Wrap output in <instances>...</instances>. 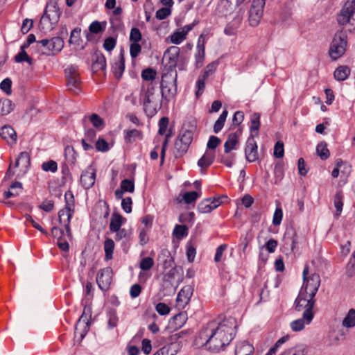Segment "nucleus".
I'll list each match as a JSON object with an SVG mask.
<instances>
[{"label":"nucleus","mask_w":355,"mask_h":355,"mask_svg":"<svg viewBox=\"0 0 355 355\" xmlns=\"http://www.w3.org/2000/svg\"><path fill=\"white\" fill-rule=\"evenodd\" d=\"M208 322L211 331V352H220L235 337L238 328L237 321L232 316H219Z\"/></svg>","instance_id":"obj_1"},{"label":"nucleus","mask_w":355,"mask_h":355,"mask_svg":"<svg viewBox=\"0 0 355 355\" xmlns=\"http://www.w3.org/2000/svg\"><path fill=\"white\" fill-rule=\"evenodd\" d=\"M139 102L148 116L155 114L160 107L161 102L157 84L154 82H144L141 84Z\"/></svg>","instance_id":"obj_2"},{"label":"nucleus","mask_w":355,"mask_h":355,"mask_svg":"<svg viewBox=\"0 0 355 355\" xmlns=\"http://www.w3.org/2000/svg\"><path fill=\"white\" fill-rule=\"evenodd\" d=\"M300 290L295 301V308L297 311H304V318L312 321L314 317L313 308L315 304V296L318 290Z\"/></svg>","instance_id":"obj_3"},{"label":"nucleus","mask_w":355,"mask_h":355,"mask_svg":"<svg viewBox=\"0 0 355 355\" xmlns=\"http://www.w3.org/2000/svg\"><path fill=\"white\" fill-rule=\"evenodd\" d=\"M64 40L60 37H54L50 40L44 39L36 42V50L42 55H55L64 47Z\"/></svg>","instance_id":"obj_4"},{"label":"nucleus","mask_w":355,"mask_h":355,"mask_svg":"<svg viewBox=\"0 0 355 355\" xmlns=\"http://www.w3.org/2000/svg\"><path fill=\"white\" fill-rule=\"evenodd\" d=\"M66 201L65 207L61 209L58 213L59 221L63 224L67 232H70V221L74 213V198L71 191H67L64 194Z\"/></svg>","instance_id":"obj_5"},{"label":"nucleus","mask_w":355,"mask_h":355,"mask_svg":"<svg viewBox=\"0 0 355 355\" xmlns=\"http://www.w3.org/2000/svg\"><path fill=\"white\" fill-rule=\"evenodd\" d=\"M64 71L68 89L72 94H78L82 89V81L78 67L76 65H71L66 68Z\"/></svg>","instance_id":"obj_6"},{"label":"nucleus","mask_w":355,"mask_h":355,"mask_svg":"<svg viewBox=\"0 0 355 355\" xmlns=\"http://www.w3.org/2000/svg\"><path fill=\"white\" fill-rule=\"evenodd\" d=\"M193 132L188 130L180 132L174 144L173 153L175 157H181L187 153L193 140Z\"/></svg>","instance_id":"obj_7"},{"label":"nucleus","mask_w":355,"mask_h":355,"mask_svg":"<svg viewBox=\"0 0 355 355\" xmlns=\"http://www.w3.org/2000/svg\"><path fill=\"white\" fill-rule=\"evenodd\" d=\"M337 21L342 26H355V0H348L338 15Z\"/></svg>","instance_id":"obj_8"},{"label":"nucleus","mask_w":355,"mask_h":355,"mask_svg":"<svg viewBox=\"0 0 355 355\" xmlns=\"http://www.w3.org/2000/svg\"><path fill=\"white\" fill-rule=\"evenodd\" d=\"M347 46L346 36L340 33H336L331 43L329 55L333 60L340 58L345 52Z\"/></svg>","instance_id":"obj_9"},{"label":"nucleus","mask_w":355,"mask_h":355,"mask_svg":"<svg viewBox=\"0 0 355 355\" xmlns=\"http://www.w3.org/2000/svg\"><path fill=\"white\" fill-rule=\"evenodd\" d=\"M210 334L211 331H209V322H207L196 334L193 345L196 348L205 347L208 350L211 352Z\"/></svg>","instance_id":"obj_10"},{"label":"nucleus","mask_w":355,"mask_h":355,"mask_svg":"<svg viewBox=\"0 0 355 355\" xmlns=\"http://www.w3.org/2000/svg\"><path fill=\"white\" fill-rule=\"evenodd\" d=\"M266 0H253L249 10V23L251 26H257L262 17Z\"/></svg>","instance_id":"obj_11"},{"label":"nucleus","mask_w":355,"mask_h":355,"mask_svg":"<svg viewBox=\"0 0 355 355\" xmlns=\"http://www.w3.org/2000/svg\"><path fill=\"white\" fill-rule=\"evenodd\" d=\"M177 73L174 76L165 73L162 77L161 93L164 96L166 93L168 96H174L176 92Z\"/></svg>","instance_id":"obj_12"},{"label":"nucleus","mask_w":355,"mask_h":355,"mask_svg":"<svg viewBox=\"0 0 355 355\" xmlns=\"http://www.w3.org/2000/svg\"><path fill=\"white\" fill-rule=\"evenodd\" d=\"M227 201V196H220L218 198H214L213 200L205 199L199 203L198 206V209L200 213H209L214 209H216L221 204Z\"/></svg>","instance_id":"obj_13"},{"label":"nucleus","mask_w":355,"mask_h":355,"mask_svg":"<svg viewBox=\"0 0 355 355\" xmlns=\"http://www.w3.org/2000/svg\"><path fill=\"white\" fill-rule=\"evenodd\" d=\"M320 277L318 274L309 272V266L306 264L303 270V285L301 288H318Z\"/></svg>","instance_id":"obj_14"},{"label":"nucleus","mask_w":355,"mask_h":355,"mask_svg":"<svg viewBox=\"0 0 355 355\" xmlns=\"http://www.w3.org/2000/svg\"><path fill=\"white\" fill-rule=\"evenodd\" d=\"M96 168L92 165L87 166L83 171L80 182L85 189H89L94 186L96 181Z\"/></svg>","instance_id":"obj_15"},{"label":"nucleus","mask_w":355,"mask_h":355,"mask_svg":"<svg viewBox=\"0 0 355 355\" xmlns=\"http://www.w3.org/2000/svg\"><path fill=\"white\" fill-rule=\"evenodd\" d=\"M196 24V23L193 22L182 27L171 34L167 38V40H169L172 44H180L187 38V34L193 28Z\"/></svg>","instance_id":"obj_16"},{"label":"nucleus","mask_w":355,"mask_h":355,"mask_svg":"<svg viewBox=\"0 0 355 355\" xmlns=\"http://www.w3.org/2000/svg\"><path fill=\"white\" fill-rule=\"evenodd\" d=\"M92 313V311L91 306L89 304L85 305L83 313L79 318L76 326V331H78V328L81 327V325L83 326L85 333L81 334L82 338L85 336L91 324Z\"/></svg>","instance_id":"obj_17"},{"label":"nucleus","mask_w":355,"mask_h":355,"mask_svg":"<svg viewBox=\"0 0 355 355\" xmlns=\"http://www.w3.org/2000/svg\"><path fill=\"white\" fill-rule=\"evenodd\" d=\"M245 154L249 162H255L258 159L257 145L253 136L249 137L246 141Z\"/></svg>","instance_id":"obj_18"},{"label":"nucleus","mask_w":355,"mask_h":355,"mask_svg":"<svg viewBox=\"0 0 355 355\" xmlns=\"http://www.w3.org/2000/svg\"><path fill=\"white\" fill-rule=\"evenodd\" d=\"M205 40L203 37L202 35H201L198 41L197 44V53L195 55V67L196 69L201 68L205 62Z\"/></svg>","instance_id":"obj_19"},{"label":"nucleus","mask_w":355,"mask_h":355,"mask_svg":"<svg viewBox=\"0 0 355 355\" xmlns=\"http://www.w3.org/2000/svg\"><path fill=\"white\" fill-rule=\"evenodd\" d=\"M236 10L227 0H220L216 8V14L218 17H227L233 14Z\"/></svg>","instance_id":"obj_20"},{"label":"nucleus","mask_w":355,"mask_h":355,"mask_svg":"<svg viewBox=\"0 0 355 355\" xmlns=\"http://www.w3.org/2000/svg\"><path fill=\"white\" fill-rule=\"evenodd\" d=\"M31 164L30 155L27 152H21L15 162V166L19 168L20 175H24ZM19 175V174H18Z\"/></svg>","instance_id":"obj_21"},{"label":"nucleus","mask_w":355,"mask_h":355,"mask_svg":"<svg viewBox=\"0 0 355 355\" xmlns=\"http://www.w3.org/2000/svg\"><path fill=\"white\" fill-rule=\"evenodd\" d=\"M96 282L99 288H108L112 282V274L110 268L101 270L97 275Z\"/></svg>","instance_id":"obj_22"},{"label":"nucleus","mask_w":355,"mask_h":355,"mask_svg":"<svg viewBox=\"0 0 355 355\" xmlns=\"http://www.w3.org/2000/svg\"><path fill=\"white\" fill-rule=\"evenodd\" d=\"M180 52V48L175 46H170L164 52V58L168 60L170 67H174L176 66Z\"/></svg>","instance_id":"obj_23"},{"label":"nucleus","mask_w":355,"mask_h":355,"mask_svg":"<svg viewBox=\"0 0 355 355\" xmlns=\"http://www.w3.org/2000/svg\"><path fill=\"white\" fill-rule=\"evenodd\" d=\"M59 17L60 12L55 6L52 8L47 6L40 21L42 23L49 21L51 24H55L58 21Z\"/></svg>","instance_id":"obj_24"},{"label":"nucleus","mask_w":355,"mask_h":355,"mask_svg":"<svg viewBox=\"0 0 355 355\" xmlns=\"http://www.w3.org/2000/svg\"><path fill=\"white\" fill-rule=\"evenodd\" d=\"M241 135V130L239 129L235 132L228 135L227 139L224 144L225 153H229L232 150L236 149V146L239 142V137Z\"/></svg>","instance_id":"obj_25"},{"label":"nucleus","mask_w":355,"mask_h":355,"mask_svg":"<svg viewBox=\"0 0 355 355\" xmlns=\"http://www.w3.org/2000/svg\"><path fill=\"white\" fill-rule=\"evenodd\" d=\"M214 159V151L206 150L203 156L198 162V165L200 168L202 173H205L206 169L212 164Z\"/></svg>","instance_id":"obj_26"},{"label":"nucleus","mask_w":355,"mask_h":355,"mask_svg":"<svg viewBox=\"0 0 355 355\" xmlns=\"http://www.w3.org/2000/svg\"><path fill=\"white\" fill-rule=\"evenodd\" d=\"M0 137L9 144H14L17 141L15 130L10 125H4L0 130Z\"/></svg>","instance_id":"obj_27"},{"label":"nucleus","mask_w":355,"mask_h":355,"mask_svg":"<svg viewBox=\"0 0 355 355\" xmlns=\"http://www.w3.org/2000/svg\"><path fill=\"white\" fill-rule=\"evenodd\" d=\"M193 295V290H180L177 295L176 306L184 309L189 302Z\"/></svg>","instance_id":"obj_28"},{"label":"nucleus","mask_w":355,"mask_h":355,"mask_svg":"<svg viewBox=\"0 0 355 355\" xmlns=\"http://www.w3.org/2000/svg\"><path fill=\"white\" fill-rule=\"evenodd\" d=\"M126 219L118 213H113L111 218L109 229L111 232L119 230Z\"/></svg>","instance_id":"obj_29"},{"label":"nucleus","mask_w":355,"mask_h":355,"mask_svg":"<svg viewBox=\"0 0 355 355\" xmlns=\"http://www.w3.org/2000/svg\"><path fill=\"white\" fill-rule=\"evenodd\" d=\"M254 350L252 345L247 341H242L236 345L235 355H252Z\"/></svg>","instance_id":"obj_30"},{"label":"nucleus","mask_w":355,"mask_h":355,"mask_svg":"<svg viewBox=\"0 0 355 355\" xmlns=\"http://www.w3.org/2000/svg\"><path fill=\"white\" fill-rule=\"evenodd\" d=\"M180 349V344L170 343L157 350L153 355H175Z\"/></svg>","instance_id":"obj_31"},{"label":"nucleus","mask_w":355,"mask_h":355,"mask_svg":"<svg viewBox=\"0 0 355 355\" xmlns=\"http://www.w3.org/2000/svg\"><path fill=\"white\" fill-rule=\"evenodd\" d=\"M187 313L185 311L180 312L175 315L171 320L170 322L175 329L181 328L187 321Z\"/></svg>","instance_id":"obj_32"},{"label":"nucleus","mask_w":355,"mask_h":355,"mask_svg":"<svg viewBox=\"0 0 355 355\" xmlns=\"http://www.w3.org/2000/svg\"><path fill=\"white\" fill-rule=\"evenodd\" d=\"M106 317L107 318V327L109 329L115 328L119 322L117 311L115 309L108 308L106 310Z\"/></svg>","instance_id":"obj_33"},{"label":"nucleus","mask_w":355,"mask_h":355,"mask_svg":"<svg viewBox=\"0 0 355 355\" xmlns=\"http://www.w3.org/2000/svg\"><path fill=\"white\" fill-rule=\"evenodd\" d=\"M125 69V59L123 53H121L119 60L116 61L113 66L112 70L116 78L121 77Z\"/></svg>","instance_id":"obj_34"},{"label":"nucleus","mask_w":355,"mask_h":355,"mask_svg":"<svg viewBox=\"0 0 355 355\" xmlns=\"http://www.w3.org/2000/svg\"><path fill=\"white\" fill-rule=\"evenodd\" d=\"M335 165L336 166L331 172V175L334 178H338L340 169H342L341 172L344 173L349 172L351 168V166L347 164V163L344 162L341 159H336Z\"/></svg>","instance_id":"obj_35"},{"label":"nucleus","mask_w":355,"mask_h":355,"mask_svg":"<svg viewBox=\"0 0 355 355\" xmlns=\"http://www.w3.org/2000/svg\"><path fill=\"white\" fill-rule=\"evenodd\" d=\"M124 133V139L127 143H133L137 139L139 140L143 139L142 132L137 129L125 130Z\"/></svg>","instance_id":"obj_36"},{"label":"nucleus","mask_w":355,"mask_h":355,"mask_svg":"<svg viewBox=\"0 0 355 355\" xmlns=\"http://www.w3.org/2000/svg\"><path fill=\"white\" fill-rule=\"evenodd\" d=\"M114 242L112 239L107 238L104 241L105 260L109 261L113 258Z\"/></svg>","instance_id":"obj_37"},{"label":"nucleus","mask_w":355,"mask_h":355,"mask_svg":"<svg viewBox=\"0 0 355 355\" xmlns=\"http://www.w3.org/2000/svg\"><path fill=\"white\" fill-rule=\"evenodd\" d=\"M260 114L259 113H254L251 116V125L250 127L251 132V137L257 136L260 128Z\"/></svg>","instance_id":"obj_38"},{"label":"nucleus","mask_w":355,"mask_h":355,"mask_svg":"<svg viewBox=\"0 0 355 355\" xmlns=\"http://www.w3.org/2000/svg\"><path fill=\"white\" fill-rule=\"evenodd\" d=\"M350 69L347 66H340L334 71V78L338 81L347 78L350 74Z\"/></svg>","instance_id":"obj_39"},{"label":"nucleus","mask_w":355,"mask_h":355,"mask_svg":"<svg viewBox=\"0 0 355 355\" xmlns=\"http://www.w3.org/2000/svg\"><path fill=\"white\" fill-rule=\"evenodd\" d=\"M311 322V321L308 320L306 318H304V313L302 314V317L297 320H293L291 322V328L293 331H300L304 329L305 324H309Z\"/></svg>","instance_id":"obj_40"},{"label":"nucleus","mask_w":355,"mask_h":355,"mask_svg":"<svg viewBox=\"0 0 355 355\" xmlns=\"http://www.w3.org/2000/svg\"><path fill=\"white\" fill-rule=\"evenodd\" d=\"M13 110L12 101L8 98L0 100V116L9 114Z\"/></svg>","instance_id":"obj_41"},{"label":"nucleus","mask_w":355,"mask_h":355,"mask_svg":"<svg viewBox=\"0 0 355 355\" xmlns=\"http://www.w3.org/2000/svg\"><path fill=\"white\" fill-rule=\"evenodd\" d=\"M343 326L347 328H352L355 326V310H349L347 315L343 320Z\"/></svg>","instance_id":"obj_42"},{"label":"nucleus","mask_w":355,"mask_h":355,"mask_svg":"<svg viewBox=\"0 0 355 355\" xmlns=\"http://www.w3.org/2000/svg\"><path fill=\"white\" fill-rule=\"evenodd\" d=\"M106 25V21H94L89 25V31L93 34H98L105 30Z\"/></svg>","instance_id":"obj_43"},{"label":"nucleus","mask_w":355,"mask_h":355,"mask_svg":"<svg viewBox=\"0 0 355 355\" xmlns=\"http://www.w3.org/2000/svg\"><path fill=\"white\" fill-rule=\"evenodd\" d=\"M228 112L227 110L223 111L217 121L215 122L214 125V132L218 133L224 126L226 118L227 116Z\"/></svg>","instance_id":"obj_44"},{"label":"nucleus","mask_w":355,"mask_h":355,"mask_svg":"<svg viewBox=\"0 0 355 355\" xmlns=\"http://www.w3.org/2000/svg\"><path fill=\"white\" fill-rule=\"evenodd\" d=\"M218 66V62L214 61L209 63L202 71L200 75L208 78L210 76L214 74Z\"/></svg>","instance_id":"obj_45"},{"label":"nucleus","mask_w":355,"mask_h":355,"mask_svg":"<svg viewBox=\"0 0 355 355\" xmlns=\"http://www.w3.org/2000/svg\"><path fill=\"white\" fill-rule=\"evenodd\" d=\"M316 152L322 159H327L329 155V151L325 142H320L316 147Z\"/></svg>","instance_id":"obj_46"},{"label":"nucleus","mask_w":355,"mask_h":355,"mask_svg":"<svg viewBox=\"0 0 355 355\" xmlns=\"http://www.w3.org/2000/svg\"><path fill=\"white\" fill-rule=\"evenodd\" d=\"M88 118L89 121L92 123V124L96 128L101 129L103 127L104 123L103 120L101 117H100L97 114H92L88 116H85V119Z\"/></svg>","instance_id":"obj_47"},{"label":"nucleus","mask_w":355,"mask_h":355,"mask_svg":"<svg viewBox=\"0 0 355 355\" xmlns=\"http://www.w3.org/2000/svg\"><path fill=\"white\" fill-rule=\"evenodd\" d=\"M106 68V61L103 55L97 56L96 61L92 64V69L95 71H104Z\"/></svg>","instance_id":"obj_48"},{"label":"nucleus","mask_w":355,"mask_h":355,"mask_svg":"<svg viewBox=\"0 0 355 355\" xmlns=\"http://www.w3.org/2000/svg\"><path fill=\"white\" fill-rule=\"evenodd\" d=\"M343 192L339 191L336 193V195L334 196V204L336 209L338 215H339L343 210Z\"/></svg>","instance_id":"obj_49"},{"label":"nucleus","mask_w":355,"mask_h":355,"mask_svg":"<svg viewBox=\"0 0 355 355\" xmlns=\"http://www.w3.org/2000/svg\"><path fill=\"white\" fill-rule=\"evenodd\" d=\"M288 338V336H286L279 338L265 355H275L280 346L286 343Z\"/></svg>","instance_id":"obj_50"},{"label":"nucleus","mask_w":355,"mask_h":355,"mask_svg":"<svg viewBox=\"0 0 355 355\" xmlns=\"http://www.w3.org/2000/svg\"><path fill=\"white\" fill-rule=\"evenodd\" d=\"M15 61L20 63L23 62H28L30 65L33 64V59L27 54L26 51H21L15 56Z\"/></svg>","instance_id":"obj_51"},{"label":"nucleus","mask_w":355,"mask_h":355,"mask_svg":"<svg viewBox=\"0 0 355 355\" xmlns=\"http://www.w3.org/2000/svg\"><path fill=\"white\" fill-rule=\"evenodd\" d=\"M173 234L178 239H182L188 234V227L186 225H177L173 230Z\"/></svg>","instance_id":"obj_52"},{"label":"nucleus","mask_w":355,"mask_h":355,"mask_svg":"<svg viewBox=\"0 0 355 355\" xmlns=\"http://www.w3.org/2000/svg\"><path fill=\"white\" fill-rule=\"evenodd\" d=\"M200 193L197 191H189L184 193L182 199L186 204H191L195 202L200 197Z\"/></svg>","instance_id":"obj_53"},{"label":"nucleus","mask_w":355,"mask_h":355,"mask_svg":"<svg viewBox=\"0 0 355 355\" xmlns=\"http://www.w3.org/2000/svg\"><path fill=\"white\" fill-rule=\"evenodd\" d=\"M120 187L125 192L133 193L135 191L134 180L125 179L121 182Z\"/></svg>","instance_id":"obj_54"},{"label":"nucleus","mask_w":355,"mask_h":355,"mask_svg":"<svg viewBox=\"0 0 355 355\" xmlns=\"http://www.w3.org/2000/svg\"><path fill=\"white\" fill-rule=\"evenodd\" d=\"M207 78L200 75L196 81V87L197 91L196 92V95L197 97H199L203 93L205 88V82Z\"/></svg>","instance_id":"obj_55"},{"label":"nucleus","mask_w":355,"mask_h":355,"mask_svg":"<svg viewBox=\"0 0 355 355\" xmlns=\"http://www.w3.org/2000/svg\"><path fill=\"white\" fill-rule=\"evenodd\" d=\"M156 72L150 68L142 71L141 78L144 82H153L155 78Z\"/></svg>","instance_id":"obj_56"},{"label":"nucleus","mask_w":355,"mask_h":355,"mask_svg":"<svg viewBox=\"0 0 355 355\" xmlns=\"http://www.w3.org/2000/svg\"><path fill=\"white\" fill-rule=\"evenodd\" d=\"M305 354V348L304 346H297L294 348L288 349L284 351L280 355H304Z\"/></svg>","instance_id":"obj_57"},{"label":"nucleus","mask_w":355,"mask_h":355,"mask_svg":"<svg viewBox=\"0 0 355 355\" xmlns=\"http://www.w3.org/2000/svg\"><path fill=\"white\" fill-rule=\"evenodd\" d=\"M130 43L139 42L142 39L141 33L138 28H132L130 33Z\"/></svg>","instance_id":"obj_58"},{"label":"nucleus","mask_w":355,"mask_h":355,"mask_svg":"<svg viewBox=\"0 0 355 355\" xmlns=\"http://www.w3.org/2000/svg\"><path fill=\"white\" fill-rule=\"evenodd\" d=\"M80 28L77 27L75 28L70 35L69 42L72 44L79 45L80 39Z\"/></svg>","instance_id":"obj_59"},{"label":"nucleus","mask_w":355,"mask_h":355,"mask_svg":"<svg viewBox=\"0 0 355 355\" xmlns=\"http://www.w3.org/2000/svg\"><path fill=\"white\" fill-rule=\"evenodd\" d=\"M283 218V211L280 206H277L275 209L272 218V223L274 225H279Z\"/></svg>","instance_id":"obj_60"},{"label":"nucleus","mask_w":355,"mask_h":355,"mask_svg":"<svg viewBox=\"0 0 355 355\" xmlns=\"http://www.w3.org/2000/svg\"><path fill=\"white\" fill-rule=\"evenodd\" d=\"M154 265V260L151 257L143 258L139 263V267L142 270H149Z\"/></svg>","instance_id":"obj_61"},{"label":"nucleus","mask_w":355,"mask_h":355,"mask_svg":"<svg viewBox=\"0 0 355 355\" xmlns=\"http://www.w3.org/2000/svg\"><path fill=\"white\" fill-rule=\"evenodd\" d=\"M110 21L114 30H121L123 26L122 17H110Z\"/></svg>","instance_id":"obj_62"},{"label":"nucleus","mask_w":355,"mask_h":355,"mask_svg":"<svg viewBox=\"0 0 355 355\" xmlns=\"http://www.w3.org/2000/svg\"><path fill=\"white\" fill-rule=\"evenodd\" d=\"M168 122H169V120H168V117L164 116V117L161 118V119L159 121L158 132L159 135H167L166 130H167Z\"/></svg>","instance_id":"obj_63"},{"label":"nucleus","mask_w":355,"mask_h":355,"mask_svg":"<svg viewBox=\"0 0 355 355\" xmlns=\"http://www.w3.org/2000/svg\"><path fill=\"white\" fill-rule=\"evenodd\" d=\"M42 168L44 171H51L52 173H55L58 170V164L55 161L50 160L44 162L42 164Z\"/></svg>","instance_id":"obj_64"}]
</instances>
